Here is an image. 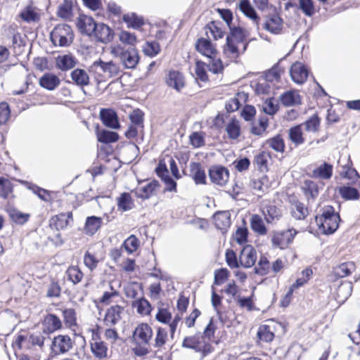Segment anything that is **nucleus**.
<instances>
[{"label": "nucleus", "mask_w": 360, "mask_h": 360, "mask_svg": "<svg viewBox=\"0 0 360 360\" xmlns=\"http://www.w3.org/2000/svg\"><path fill=\"white\" fill-rule=\"evenodd\" d=\"M215 11L229 28L223 52L229 58H236L240 55V46H243V52L248 46L247 38L249 32L241 27L232 25L233 15L231 9L217 8Z\"/></svg>", "instance_id": "f257e3e1"}, {"label": "nucleus", "mask_w": 360, "mask_h": 360, "mask_svg": "<svg viewBox=\"0 0 360 360\" xmlns=\"http://www.w3.org/2000/svg\"><path fill=\"white\" fill-rule=\"evenodd\" d=\"M315 221L323 233L331 234L338 229L340 217L332 205H327L320 208Z\"/></svg>", "instance_id": "f03ea898"}, {"label": "nucleus", "mask_w": 360, "mask_h": 360, "mask_svg": "<svg viewBox=\"0 0 360 360\" xmlns=\"http://www.w3.org/2000/svg\"><path fill=\"white\" fill-rule=\"evenodd\" d=\"M153 335V329L147 323L137 325L132 335L133 340L136 344L132 349L135 356H145L149 353V344Z\"/></svg>", "instance_id": "7ed1b4c3"}, {"label": "nucleus", "mask_w": 360, "mask_h": 360, "mask_svg": "<svg viewBox=\"0 0 360 360\" xmlns=\"http://www.w3.org/2000/svg\"><path fill=\"white\" fill-rule=\"evenodd\" d=\"M50 38L54 46H68L74 39L73 30L68 24H58L51 31Z\"/></svg>", "instance_id": "20e7f679"}, {"label": "nucleus", "mask_w": 360, "mask_h": 360, "mask_svg": "<svg viewBox=\"0 0 360 360\" xmlns=\"http://www.w3.org/2000/svg\"><path fill=\"white\" fill-rule=\"evenodd\" d=\"M284 262L282 259L278 258L272 263L265 255L259 257L258 263L255 267V273L259 276H264L268 274L276 275L284 269Z\"/></svg>", "instance_id": "39448f33"}, {"label": "nucleus", "mask_w": 360, "mask_h": 360, "mask_svg": "<svg viewBox=\"0 0 360 360\" xmlns=\"http://www.w3.org/2000/svg\"><path fill=\"white\" fill-rule=\"evenodd\" d=\"M181 345L184 348L191 349L196 352H200L202 354L203 356L210 354L214 350L212 345L210 342H205L203 336L200 333L185 337L182 341Z\"/></svg>", "instance_id": "423d86ee"}, {"label": "nucleus", "mask_w": 360, "mask_h": 360, "mask_svg": "<svg viewBox=\"0 0 360 360\" xmlns=\"http://www.w3.org/2000/svg\"><path fill=\"white\" fill-rule=\"evenodd\" d=\"M297 231L292 228L282 231H274L272 233L271 243L274 248L285 250L293 242Z\"/></svg>", "instance_id": "0eeeda50"}, {"label": "nucleus", "mask_w": 360, "mask_h": 360, "mask_svg": "<svg viewBox=\"0 0 360 360\" xmlns=\"http://www.w3.org/2000/svg\"><path fill=\"white\" fill-rule=\"evenodd\" d=\"M324 184L312 179H304L300 184V190L307 204L314 203L318 198Z\"/></svg>", "instance_id": "6e6552de"}, {"label": "nucleus", "mask_w": 360, "mask_h": 360, "mask_svg": "<svg viewBox=\"0 0 360 360\" xmlns=\"http://www.w3.org/2000/svg\"><path fill=\"white\" fill-rule=\"evenodd\" d=\"M260 212L267 224H275L283 217V212L274 200H264L261 202Z\"/></svg>", "instance_id": "1a4fd4ad"}, {"label": "nucleus", "mask_w": 360, "mask_h": 360, "mask_svg": "<svg viewBox=\"0 0 360 360\" xmlns=\"http://www.w3.org/2000/svg\"><path fill=\"white\" fill-rule=\"evenodd\" d=\"M74 345L75 341L70 335L60 334L53 338L51 349L55 355L65 354L72 349Z\"/></svg>", "instance_id": "9d476101"}, {"label": "nucleus", "mask_w": 360, "mask_h": 360, "mask_svg": "<svg viewBox=\"0 0 360 360\" xmlns=\"http://www.w3.org/2000/svg\"><path fill=\"white\" fill-rule=\"evenodd\" d=\"M94 67L95 74L97 75L96 79L98 83L106 82L117 73V68L112 62H94Z\"/></svg>", "instance_id": "9b49d317"}, {"label": "nucleus", "mask_w": 360, "mask_h": 360, "mask_svg": "<svg viewBox=\"0 0 360 360\" xmlns=\"http://www.w3.org/2000/svg\"><path fill=\"white\" fill-rule=\"evenodd\" d=\"M195 49L200 55L207 58H213L219 56L217 44L212 42L207 37V38H198L195 43Z\"/></svg>", "instance_id": "f8f14e48"}, {"label": "nucleus", "mask_w": 360, "mask_h": 360, "mask_svg": "<svg viewBox=\"0 0 360 360\" xmlns=\"http://www.w3.org/2000/svg\"><path fill=\"white\" fill-rule=\"evenodd\" d=\"M72 212H60L52 216L49 221V226L52 230L62 231L73 224Z\"/></svg>", "instance_id": "ddd939ff"}, {"label": "nucleus", "mask_w": 360, "mask_h": 360, "mask_svg": "<svg viewBox=\"0 0 360 360\" xmlns=\"http://www.w3.org/2000/svg\"><path fill=\"white\" fill-rule=\"evenodd\" d=\"M125 307L120 304H114L107 308L103 322L106 327H113L122 319L124 314Z\"/></svg>", "instance_id": "4468645a"}, {"label": "nucleus", "mask_w": 360, "mask_h": 360, "mask_svg": "<svg viewBox=\"0 0 360 360\" xmlns=\"http://www.w3.org/2000/svg\"><path fill=\"white\" fill-rule=\"evenodd\" d=\"M274 162L272 154L267 150H260L256 153L252 160V165L258 172L266 173Z\"/></svg>", "instance_id": "2eb2a0df"}, {"label": "nucleus", "mask_w": 360, "mask_h": 360, "mask_svg": "<svg viewBox=\"0 0 360 360\" xmlns=\"http://www.w3.org/2000/svg\"><path fill=\"white\" fill-rule=\"evenodd\" d=\"M208 174L211 182L215 185L225 186L229 181V171L224 166L212 165Z\"/></svg>", "instance_id": "dca6fc26"}, {"label": "nucleus", "mask_w": 360, "mask_h": 360, "mask_svg": "<svg viewBox=\"0 0 360 360\" xmlns=\"http://www.w3.org/2000/svg\"><path fill=\"white\" fill-rule=\"evenodd\" d=\"M308 169L310 171L308 175L316 179L328 180L333 174V166L326 162L319 165H310Z\"/></svg>", "instance_id": "f3484780"}, {"label": "nucleus", "mask_w": 360, "mask_h": 360, "mask_svg": "<svg viewBox=\"0 0 360 360\" xmlns=\"http://www.w3.org/2000/svg\"><path fill=\"white\" fill-rule=\"evenodd\" d=\"M165 84L176 91L180 92L186 86V78L184 74L175 70H169L165 77Z\"/></svg>", "instance_id": "a211bd4d"}, {"label": "nucleus", "mask_w": 360, "mask_h": 360, "mask_svg": "<svg viewBox=\"0 0 360 360\" xmlns=\"http://www.w3.org/2000/svg\"><path fill=\"white\" fill-rule=\"evenodd\" d=\"M257 258V251L253 246L245 245L239 255L240 266L243 268H250L255 264Z\"/></svg>", "instance_id": "6ab92c4d"}, {"label": "nucleus", "mask_w": 360, "mask_h": 360, "mask_svg": "<svg viewBox=\"0 0 360 360\" xmlns=\"http://www.w3.org/2000/svg\"><path fill=\"white\" fill-rule=\"evenodd\" d=\"M99 117L102 123L107 127L118 129L120 128V124L115 110L112 108H101L99 112Z\"/></svg>", "instance_id": "aec40b11"}, {"label": "nucleus", "mask_w": 360, "mask_h": 360, "mask_svg": "<svg viewBox=\"0 0 360 360\" xmlns=\"http://www.w3.org/2000/svg\"><path fill=\"white\" fill-rule=\"evenodd\" d=\"M43 330L46 334H51L63 328V322L60 318L54 314H46L42 322Z\"/></svg>", "instance_id": "412c9836"}, {"label": "nucleus", "mask_w": 360, "mask_h": 360, "mask_svg": "<svg viewBox=\"0 0 360 360\" xmlns=\"http://www.w3.org/2000/svg\"><path fill=\"white\" fill-rule=\"evenodd\" d=\"M63 323L66 328L72 331L78 329L79 325L78 323L77 312L75 308H63L60 309Z\"/></svg>", "instance_id": "4be33fe9"}, {"label": "nucleus", "mask_w": 360, "mask_h": 360, "mask_svg": "<svg viewBox=\"0 0 360 360\" xmlns=\"http://www.w3.org/2000/svg\"><path fill=\"white\" fill-rule=\"evenodd\" d=\"M97 24L91 16L80 14L77 18V28L82 34L88 36H92Z\"/></svg>", "instance_id": "5701e85b"}, {"label": "nucleus", "mask_w": 360, "mask_h": 360, "mask_svg": "<svg viewBox=\"0 0 360 360\" xmlns=\"http://www.w3.org/2000/svg\"><path fill=\"white\" fill-rule=\"evenodd\" d=\"M290 73L294 82L302 84L307 81L309 70L302 63L296 62L291 65Z\"/></svg>", "instance_id": "b1692460"}, {"label": "nucleus", "mask_w": 360, "mask_h": 360, "mask_svg": "<svg viewBox=\"0 0 360 360\" xmlns=\"http://www.w3.org/2000/svg\"><path fill=\"white\" fill-rule=\"evenodd\" d=\"M302 124H296L291 127L288 131V138L290 143L297 148L306 142V134Z\"/></svg>", "instance_id": "393cba45"}, {"label": "nucleus", "mask_w": 360, "mask_h": 360, "mask_svg": "<svg viewBox=\"0 0 360 360\" xmlns=\"http://www.w3.org/2000/svg\"><path fill=\"white\" fill-rule=\"evenodd\" d=\"M18 17L26 23L36 24L41 21V15L37 8L29 5L20 12Z\"/></svg>", "instance_id": "a878e982"}, {"label": "nucleus", "mask_w": 360, "mask_h": 360, "mask_svg": "<svg viewBox=\"0 0 360 360\" xmlns=\"http://www.w3.org/2000/svg\"><path fill=\"white\" fill-rule=\"evenodd\" d=\"M92 36L98 41L106 44L112 40L114 32L107 25L104 23H98Z\"/></svg>", "instance_id": "bb28decb"}, {"label": "nucleus", "mask_w": 360, "mask_h": 360, "mask_svg": "<svg viewBox=\"0 0 360 360\" xmlns=\"http://www.w3.org/2000/svg\"><path fill=\"white\" fill-rule=\"evenodd\" d=\"M212 219L216 228L222 232H226L231 224L229 211H218L214 214Z\"/></svg>", "instance_id": "cd10ccee"}, {"label": "nucleus", "mask_w": 360, "mask_h": 360, "mask_svg": "<svg viewBox=\"0 0 360 360\" xmlns=\"http://www.w3.org/2000/svg\"><path fill=\"white\" fill-rule=\"evenodd\" d=\"M290 210L292 217L296 220H304L309 215L308 207L297 199L290 202Z\"/></svg>", "instance_id": "c85d7f7f"}, {"label": "nucleus", "mask_w": 360, "mask_h": 360, "mask_svg": "<svg viewBox=\"0 0 360 360\" xmlns=\"http://www.w3.org/2000/svg\"><path fill=\"white\" fill-rule=\"evenodd\" d=\"M160 184L158 180L153 179L148 182L145 186L137 189L136 195L137 198L142 200L149 199L150 197L155 195L158 190L160 188Z\"/></svg>", "instance_id": "c756f323"}, {"label": "nucleus", "mask_w": 360, "mask_h": 360, "mask_svg": "<svg viewBox=\"0 0 360 360\" xmlns=\"http://www.w3.org/2000/svg\"><path fill=\"white\" fill-rule=\"evenodd\" d=\"M239 10L245 16L250 19L259 29L260 18L257 13L255 9L251 5L249 0H240L238 4Z\"/></svg>", "instance_id": "7c9ffc66"}, {"label": "nucleus", "mask_w": 360, "mask_h": 360, "mask_svg": "<svg viewBox=\"0 0 360 360\" xmlns=\"http://www.w3.org/2000/svg\"><path fill=\"white\" fill-rule=\"evenodd\" d=\"M204 29L205 35L210 39L212 37L214 41L222 39L225 34L221 23L217 20L210 21L205 25Z\"/></svg>", "instance_id": "2f4dec72"}, {"label": "nucleus", "mask_w": 360, "mask_h": 360, "mask_svg": "<svg viewBox=\"0 0 360 360\" xmlns=\"http://www.w3.org/2000/svg\"><path fill=\"white\" fill-rule=\"evenodd\" d=\"M283 20L278 14H272L266 17L264 29L266 31L278 34L283 29Z\"/></svg>", "instance_id": "473e14b6"}, {"label": "nucleus", "mask_w": 360, "mask_h": 360, "mask_svg": "<svg viewBox=\"0 0 360 360\" xmlns=\"http://www.w3.org/2000/svg\"><path fill=\"white\" fill-rule=\"evenodd\" d=\"M190 176L195 184L205 185L207 184V178L205 169L200 162H192L190 164Z\"/></svg>", "instance_id": "72a5a7b5"}, {"label": "nucleus", "mask_w": 360, "mask_h": 360, "mask_svg": "<svg viewBox=\"0 0 360 360\" xmlns=\"http://www.w3.org/2000/svg\"><path fill=\"white\" fill-rule=\"evenodd\" d=\"M356 268V264L354 262H345L335 266L333 273L336 279L342 278L350 276Z\"/></svg>", "instance_id": "f704fd0d"}, {"label": "nucleus", "mask_w": 360, "mask_h": 360, "mask_svg": "<svg viewBox=\"0 0 360 360\" xmlns=\"http://www.w3.org/2000/svg\"><path fill=\"white\" fill-rule=\"evenodd\" d=\"M117 297L123 299L120 292L112 285L110 284V290L105 291L103 295L95 301L97 307L110 305Z\"/></svg>", "instance_id": "c9c22d12"}, {"label": "nucleus", "mask_w": 360, "mask_h": 360, "mask_svg": "<svg viewBox=\"0 0 360 360\" xmlns=\"http://www.w3.org/2000/svg\"><path fill=\"white\" fill-rule=\"evenodd\" d=\"M248 99V94L244 91L238 92L233 98H230L225 105L228 112L238 110Z\"/></svg>", "instance_id": "e433bc0d"}, {"label": "nucleus", "mask_w": 360, "mask_h": 360, "mask_svg": "<svg viewBox=\"0 0 360 360\" xmlns=\"http://www.w3.org/2000/svg\"><path fill=\"white\" fill-rule=\"evenodd\" d=\"M275 338L274 330L266 324L260 325L257 332V343H270Z\"/></svg>", "instance_id": "4c0bfd02"}, {"label": "nucleus", "mask_w": 360, "mask_h": 360, "mask_svg": "<svg viewBox=\"0 0 360 360\" xmlns=\"http://www.w3.org/2000/svg\"><path fill=\"white\" fill-rule=\"evenodd\" d=\"M117 210L124 212L132 210L134 206V200L130 193L123 192L116 199Z\"/></svg>", "instance_id": "58836bf2"}, {"label": "nucleus", "mask_w": 360, "mask_h": 360, "mask_svg": "<svg viewBox=\"0 0 360 360\" xmlns=\"http://www.w3.org/2000/svg\"><path fill=\"white\" fill-rule=\"evenodd\" d=\"M5 211L8 214L11 221L15 224L23 225L30 217V214L22 212L13 206H7Z\"/></svg>", "instance_id": "ea45409f"}, {"label": "nucleus", "mask_w": 360, "mask_h": 360, "mask_svg": "<svg viewBox=\"0 0 360 360\" xmlns=\"http://www.w3.org/2000/svg\"><path fill=\"white\" fill-rule=\"evenodd\" d=\"M285 68L281 66L280 62H278L277 63L274 64L271 68L264 72V79L266 82L271 83H278L281 82V77L285 74Z\"/></svg>", "instance_id": "a19ab883"}, {"label": "nucleus", "mask_w": 360, "mask_h": 360, "mask_svg": "<svg viewBox=\"0 0 360 360\" xmlns=\"http://www.w3.org/2000/svg\"><path fill=\"white\" fill-rule=\"evenodd\" d=\"M264 146L273 150L278 153H283L285 150V142L282 134H278L272 137L267 139Z\"/></svg>", "instance_id": "79ce46f5"}, {"label": "nucleus", "mask_w": 360, "mask_h": 360, "mask_svg": "<svg viewBox=\"0 0 360 360\" xmlns=\"http://www.w3.org/2000/svg\"><path fill=\"white\" fill-rule=\"evenodd\" d=\"M39 84L45 89L53 91L60 85V80L57 75L46 72L39 78Z\"/></svg>", "instance_id": "37998d69"}, {"label": "nucleus", "mask_w": 360, "mask_h": 360, "mask_svg": "<svg viewBox=\"0 0 360 360\" xmlns=\"http://www.w3.org/2000/svg\"><path fill=\"white\" fill-rule=\"evenodd\" d=\"M103 219L100 217L90 216L86 217L84 226V231L88 236L94 235L102 226Z\"/></svg>", "instance_id": "c03bdc74"}, {"label": "nucleus", "mask_w": 360, "mask_h": 360, "mask_svg": "<svg viewBox=\"0 0 360 360\" xmlns=\"http://www.w3.org/2000/svg\"><path fill=\"white\" fill-rule=\"evenodd\" d=\"M91 351L94 356L98 359L107 358L108 347L106 342L102 339L95 341H91Z\"/></svg>", "instance_id": "a18cd8bd"}, {"label": "nucleus", "mask_w": 360, "mask_h": 360, "mask_svg": "<svg viewBox=\"0 0 360 360\" xmlns=\"http://www.w3.org/2000/svg\"><path fill=\"white\" fill-rule=\"evenodd\" d=\"M131 307L136 309L137 314L142 316L150 315L153 310L151 304L143 297L134 300L131 302Z\"/></svg>", "instance_id": "49530a36"}, {"label": "nucleus", "mask_w": 360, "mask_h": 360, "mask_svg": "<svg viewBox=\"0 0 360 360\" xmlns=\"http://www.w3.org/2000/svg\"><path fill=\"white\" fill-rule=\"evenodd\" d=\"M280 101L284 106H293L301 103V96L297 91L290 90L280 96Z\"/></svg>", "instance_id": "de8ad7c7"}, {"label": "nucleus", "mask_w": 360, "mask_h": 360, "mask_svg": "<svg viewBox=\"0 0 360 360\" xmlns=\"http://www.w3.org/2000/svg\"><path fill=\"white\" fill-rule=\"evenodd\" d=\"M65 275L68 281L73 285H77L81 283L84 277V274L78 265H70L65 271Z\"/></svg>", "instance_id": "09e8293b"}, {"label": "nucleus", "mask_w": 360, "mask_h": 360, "mask_svg": "<svg viewBox=\"0 0 360 360\" xmlns=\"http://www.w3.org/2000/svg\"><path fill=\"white\" fill-rule=\"evenodd\" d=\"M76 65V60L71 54L58 56L56 58V67L62 70L68 71Z\"/></svg>", "instance_id": "8fccbe9b"}, {"label": "nucleus", "mask_w": 360, "mask_h": 360, "mask_svg": "<svg viewBox=\"0 0 360 360\" xmlns=\"http://www.w3.org/2000/svg\"><path fill=\"white\" fill-rule=\"evenodd\" d=\"M96 135L98 142L103 143H115L119 140V134L117 132L106 129H100L97 126Z\"/></svg>", "instance_id": "3c124183"}, {"label": "nucleus", "mask_w": 360, "mask_h": 360, "mask_svg": "<svg viewBox=\"0 0 360 360\" xmlns=\"http://www.w3.org/2000/svg\"><path fill=\"white\" fill-rule=\"evenodd\" d=\"M216 313L220 321L227 327L231 326L237 319L236 313L231 307L225 308L223 307Z\"/></svg>", "instance_id": "603ef678"}, {"label": "nucleus", "mask_w": 360, "mask_h": 360, "mask_svg": "<svg viewBox=\"0 0 360 360\" xmlns=\"http://www.w3.org/2000/svg\"><path fill=\"white\" fill-rule=\"evenodd\" d=\"M250 224L251 229L255 233L259 236H264L267 234L268 229L265 225L264 219L260 215L257 214L252 215L250 220Z\"/></svg>", "instance_id": "864d4df0"}, {"label": "nucleus", "mask_w": 360, "mask_h": 360, "mask_svg": "<svg viewBox=\"0 0 360 360\" xmlns=\"http://www.w3.org/2000/svg\"><path fill=\"white\" fill-rule=\"evenodd\" d=\"M300 124H302L306 133H318L321 127V118L317 113H315Z\"/></svg>", "instance_id": "5fc2aeb1"}, {"label": "nucleus", "mask_w": 360, "mask_h": 360, "mask_svg": "<svg viewBox=\"0 0 360 360\" xmlns=\"http://www.w3.org/2000/svg\"><path fill=\"white\" fill-rule=\"evenodd\" d=\"M3 34L6 39H11L14 48L16 45H18V41L22 39L21 34L18 32V26L15 23L5 26Z\"/></svg>", "instance_id": "6e6d98bb"}, {"label": "nucleus", "mask_w": 360, "mask_h": 360, "mask_svg": "<svg viewBox=\"0 0 360 360\" xmlns=\"http://www.w3.org/2000/svg\"><path fill=\"white\" fill-rule=\"evenodd\" d=\"M13 184L8 179L4 176H0V197L4 199L14 198Z\"/></svg>", "instance_id": "4d7b16f0"}, {"label": "nucleus", "mask_w": 360, "mask_h": 360, "mask_svg": "<svg viewBox=\"0 0 360 360\" xmlns=\"http://www.w3.org/2000/svg\"><path fill=\"white\" fill-rule=\"evenodd\" d=\"M101 261L102 259L99 258L96 253L89 250H86L84 255V264L90 271H94Z\"/></svg>", "instance_id": "13d9d810"}, {"label": "nucleus", "mask_w": 360, "mask_h": 360, "mask_svg": "<svg viewBox=\"0 0 360 360\" xmlns=\"http://www.w3.org/2000/svg\"><path fill=\"white\" fill-rule=\"evenodd\" d=\"M338 194L343 198L345 200H356L360 198V194L359 191L350 186H339L337 188Z\"/></svg>", "instance_id": "bf43d9fd"}, {"label": "nucleus", "mask_w": 360, "mask_h": 360, "mask_svg": "<svg viewBox=\"0 0 360 360\" xmlns=\"http://www.w3.org/2000/svg\"><path fill=\"white\" fill-rule=\"evenodd\" d=\"M72 81L79 86H84L89 84V77L87 72L80 68H76L71 72Z\"/></svg>", "instance_id": "052dcab7"}, {"label": "nucleus", "mask_w": 360, "mask_h": 360, "mask_svg": "<svg viewBox=\"0 0 360 360\" xmlns=\"http://www.w3.org/2000/svg\"><path fill=\"white\" fill-rule=\"evenodd\" d=\"M28 333L25 330L20 331L12 342V347L15 349H22V348L30 349V344L28 339Z\"/></svg>", "instance_id": "680f3d73"}, {"label": "nucleus", "mask_w": 360, "mask_h": 360, "mask_svg": "<svg viewBox=\"0 0 360 360\" xmlns=\"http://www.w3.org/2000/svg\"><path fill=\"white\" fill-rule=\"evenodd\" d=\"M140 247L139 239L134 234L130 235L124 240L122 245V248L127 252L128 254L135 252Z\"/></svg>", "instance_id": "e2e57ef3"}, {"label": "nucleus", "mask_w": 360, "mask_h": 360, "mask_svg": "<svg viewBox=\"0 0 360 360\" xmlns=\"http://www.w3.org/2000/svg\"><path fill=\"white\" fill-rule=\"evenodd\" d=\"M72 15V2L65 0L58 8L57 16L64 20H70Z\"/></svg>", "instance_id": "0e129e2a"}, {"label": "nucleus", "mask_w": 360, "mask_h": 360, "mask_svg": "<svg viewBox=\"0 0 360 360\" xmlns=\"http://www.w3.org/2000/svg\"><path fill=\"white\" fill-rule=\"evenodd\" d=\"M208 65L205 62L198 60L195 62V73L196 79L202 82H207L209 81V76L207 72Z\"/></svg>", "instance_id": "69168bd1"}, {"label": "nucleus", "mask_w": 360, "mask_h": 360, "mask_svg": "<svg viewBox=\"0 0 360 360\" xmlns=\"http://www.w3.org/2000/svg\"><path fill=\"white\" fill-rule=\"evenodd\" d=\"M205 132L193 131L189 136V143L194 148H199L205 145Z\"/></svg>", "instance_id": "338daca9"}, {"label": "nucleus", "mask_w": 360, "mask_h": 360, "mask_svg": "<svg viewBox=\"0 0 360 360\" xmlns=\"http://www.w3.org/2000/svg\"><path fill=\"white\" fill-rule=\"evenodd\" d=\"M226 131L230 139H237L240 135V126L236 119H232L226 126Z\"/></svg>", "instance_id": "774afa93"}]
</instances>
